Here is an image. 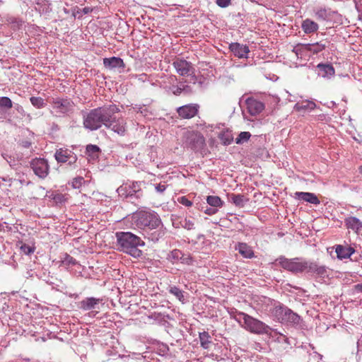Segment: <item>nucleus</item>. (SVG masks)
<instances>
[{
	"mask_svg": "<svg viewBox=\"0 0 362 362\" xmlns=\"http://www.w3.org/2000/svg\"><path fill=\"white\" fill-rule=\"evenodd\" d=\"M216 3L218 6L226 8L231 4V0H216Z\"/></svg>",
	"mask_w": 362,
	"mask_h": 362,
	"instance_id": "obj_46",
	"label": "nucleus"
},
{
	"mask_svg": "<svg viewBox=\"0 0 362 362\" xmlns=\"http://www.w3.org/2000/svg\"><path fill=\"white\" fill-rule=\"evenodd\" d=\"M335 252L339 259H347L349 258L354 252L355 250L352 247H344L341 245L336 246Z\"/></svg>",
	"mask_w": 362,
	"mask_h": 362,
	"instance_id": "obj_23",
	"label": "nucleus"
},
{
	"mask_svg": "<svg viewBox=\"0 0 362 362\" xmlns=\"http://www.w3.org/2000/svg\"><path fill=\"white\" fill-rule=\"evenodd\" d=\"M315 106V104L313 102H307L306 103V105H303V104H296V107H297L298 110H304V109H313L314 107Z\"/></svg>",
	"mask_w": 362,
	"mask_h": 362,
	"instance_id": "obj_43",
	"label": "nucleus"
},
{
	"mask_svg": "<svg viewBox=\"0 0 362 362\" xmlns=\"http://www.w3.org/2000/svg\"><path fill=\"white\" fill-rule=\"evenodd\" d=\"M180 217H177L175 218H173L172 221H173V225L175 228H180L181 226H180Z\"/></svg>",
	"mask_w": 362,
	"mask_h": 362,
	"instance_id": "obj_52",
	"label": "nucleus"
},
{
	"mask_svg": "<svg viewBox=\"0 0 362 362\" xmlns=\"http://www.w3.org/2000/svg\"><path fill=\"white\" fill-rule=\"evenodd\" d=\"M102 299L94 297H88L82 300L79 303V308L83 310H90L95 309L96 306L102 302Z\"/></svg>",
	"mask_w": 362,
	"mask_h": 362,
	"instance_id": "obj_21",
	"label": "nucleus"
},
{
	"mask_svg": "<svg viewBox=\"0 0 362 362\" xmlns=\"http://www.w3.org/2000/svg\"><path fill=\"white\" fill-rule=\"evenodd\" d=\"M354 288L357 292L362 293V284H358L354 286Z\"/></svg>",
	"mask_w": 362,
	"mask_h": 362,
	"instance_id": "obj_54",
	"label": "nucleus"
},
{
	"mask_svg": "<svg viewBox=\"0 0 362 362\" xmlns=\"http://www.w3.org/2000/svg\"><path fill=\"white\" fill-rule=\"evenodd\" d=\"M206 202L209 205L216 209L223 206V202L218 196H208Z\"/></svg>",
	"mask_w": 362,
	"mask_h": 362,
	"instance_id": "obj_32",
	"label": "nucleus"
},
{
	"mask_svg": "<svg viewBox=\"0 0 362 362\" xmlns=\"http://www.w3.org/2000/svg\"><path fill=\"white\" fill-rule=\"evenodd\" d=\"M272 314L281 322H291L298 325L300 320V317L298 314L293 313L288 308L280 304L274 306Z\"/></svg>",
	"mask_w": 362,
	"mask_h": 362,
	"instance_id": "obj_8",
	"label": "nucleus"
},
{
	"mask_svg": "<svg viewBox=\"0 0 362 362\" xmlns=\"http://www.w3.org/2000/svg\"><path fill=\"white\" fill-rule=\"evenodd\" d=\"M308 273H313L316 276L325 278L328 276V269L324 265H320L316 262L308 261L307 271Z\"/></svg>",
	"mask_w": 362,
	"mask_h": 362,
	"instance_id": "obj_14",
	"label": "nucleus"
},
{
	"mask_svg": "<svg viewBox=\"0 0 362 362\" xmlns=\"http://www.w3.org/2000/svg\"><path fill=\"white\" fill-rule=\"evenodd\" d=\"M50 113L55 117H69L74 112L75 104L67 97H56L49 99Z\"/></svg>",
	"mask_w": 362,
	"mask_h": 362,
	"instance_id": "obj_4",
	"label": "nucleus"
},
{
	"mask_svg": "<svg viewBox=\"0 0 362 362\" xmlns=\"http://www.w3.org/2000/svg\"><path fill=\"white\" fill-rule=\"evenodd\" d=\"M318 75L325 78V77H331L334 75L335 71L332 65L329 64H319L317 66Z\"/></svg>",
	"mask_w": 362,
	"mask_h": 362,
	"instance_id": "obj_24",
	"label": "nucleus"
},
{
	"mask_svg": "<svg viewBox=\"0 0 362 362\" xmlns=\"http://www.w3.org/2000/svg\"><path fill=\"white\" fill-rule=\"evenodd\" d=\"M169 293L176 297L177 300L184 303L185 302V298L184 296V291L180 289L178 287L175 286H172L169 287Z\"/></svg>",
	"mask_w": 362,
	"mask_h": 362,
	"instance_id": "obj_31",
	"label": "nucleus"
},
{
	"mask_svg": "<svg viewBox=\"0 0 362 362\" xmlns=\"http://www.w3.org/2000/svg\"><path fill=\"white\" fill-rule=\"evenodd\" d=\"M173 65L177 74L183 76H189L193 69L192 63L183 59H176Z\"/></svg>",
	"mask_w": 362,
	"mask_h": 362,
	"instance_id": "obj_13",
	"label": "nucleus"
},
{
	"mask_svg": "<svg viewBox=\"0 0 362 362\" xmlns=\"http://www.w3.org/2000/svg\"><path fill=\"white\" fill-rule=\"evenodd\" d=\"M218 138L220 139L221 142L226 146L230 144L233 140V137L231 132L228 131L221 132L219 134Z\"/></svg>",
	"mask_w": 362,
	"mask_h": 362,
	"instance_id": "obj_33",
	"label": "nucleus"
},
{
	"mask_svg": "<svg viewBox=\"0 0 362 362\" xmlns=\"http://www.w3.org/2000/svg\"><path fill=\"white\" fill-rule=\"evenodd\" d=\"M30 101L35 107L38 109L42 108L46 105L44 99L40 97L33 96L30 98Z\"/></svg>",
	"mask_w": 362,
	"mask_h": 362,
	"instance_id": "obj_36",
	"label": "nucleus"
},
{
	"mask_svg": "<svg viewBox=\"0 0 362 362\" xmlns=\"http://www.w3.org/2000/svg\"><path fill=\"white\" fill-rule=\"evenodd\" d=\"M30 167L34 173L40 178H45L49 170L48 162L45 158H35L30 162Z\"/></svg>",
	"mask_w": 362,
	"mask_h": 362,
	"instance_id": "obj_11",
	"label": "nucleus"
},
{
	"mask_svg": "<svg viewBox=\"0 0 362 362\" xmlns=\"http://www.w3.org/2000/svg\"><path fill=\"white\" fill-rule=\"evenodd\" d=\"M179 202L180 204L186 206H191L192 205V202L185 197H181Z\"/></svg>",
	"mask_w": 362,
	"mask_h": 362,
	"instance_id": "obj_49",
	"label": "nucleus"
},
{
	"mask_svg": "<svg viewBox=\"0 0 362 362\" xmlns=\"http://www.w3.org/2000/svg\"><path fill=\"white\" fill-rule=\"evenodd\" d=\"M119 112L116 105H109L91 110L83 116V126L94 131L103 125L120 135L126 132V122L123 118H117L115 114Z\"/></svg>",
	"mask_w": 362,
	"mask_h": 362,
	"instance_id": "obj_1",
	"label": "nucleus"
},
{
	"mask_svg": "<svg viewBox=\"0 0 362 362\" xmlns=\"http://www.w3.org/2000/svg\"><path fill=\"white\" fill-rule=\"evenodd\" d=\"M63 11L64 12V13L66 14H69L71 13V9H68L66 8H63Z\"/></svg>",
	"mask_w": 362,
	"mask_h": 362,
	"instance_id": "obj_56",
	"label": "nucleus"
},
{
	"mask_svg": "<svg viewBox=\"0 0 362 362\" xmlns=\"http://www.w3.org/2000/svg\"><path fill=\"white\" fill-rule=\"evenodd\" d=\"M235 248L245 258L251 259L255 256L252 247L247 243H238Z\"/></svg>",
	"mask_w": 362,
	"mask_h": 362,
	"instance_id": "obj_26",
	"label": "nucleus"
},
{
	"mask_svg": "<svg viewBox=\"0 0 362 362\" xmlns=\"http://www.w3.org/2000/svg\"><path fill=\"white\" fill-rule=\"evenodd\" d=\"M21 250L25 255H29L34 252L35 247H31L27 244H23L21 245Z\"/></svg>",
	"mask_w": 362,
	"mask_h": 362,
	"instance_id": "obj_42",
	"label": "nucleus"
},
{
	"mask_svg": "<svg viewBox=\"0 0 362 362\" xmlns=\"http://www.w3.org/2000/svg\"><path fill=\"white\" fill-rule=\"evenodd\" d=\"M344 223L348 229H351L356 233L362 230V221L355 216L346 218Z\"/></svg>",
	"mask_w": 362,
	"mask_h": 362,
	"instance_id": "obj_22",
	"label": "nucleus"
},
{
	"mask_svg": "<svg viewBox=\"0 0 362 362\" xmlns=\"http://www.w3.org/2000/svg\"><path fill=\"white\" fill-rule=\"evenodd\" d=\"M228 198L230 202L240 208L243 207L246 202H248V199L245 195L240 194H228Z\"/></svg>",
	"mask_w": 362,
	"mask_h": 362,
	"instance_id": "obj_28",
	"label": "nucleus"
},
{
	"mask_svg": "<svg viewBox=\"0 0 362 362\" xmlns=\"http://www.w3.org/2000/svg\"><path fill=\"white\" fill-rule=\"evenodd\" d=\"M103 64L106 69L110 70L124 68V63L120 57H112L104 58Z\"/></svg>",
	"mask_w": 362,
	"mask_h": 362,
	"instance_id": "obj_20",
	"label": "nucleus"
},
{
	"mask_svg": "<svg viewBox=\"0 0 362 362\" xmlns=\"http://www.w3.org/2000/svg\"><path fill=\"white\" fill-rule=\"evenodd\" d=\"M235 320L240 322L243 320L244 327L251 333L257 334H271L272 329L264 322L245 313L238 312Z\"/></svg>",
	"mask_w": 362,
	"mask_h": 362,
	"instance_id": "obj_5",
	"label": "nucleus"
},
{
	"mask_svg": "<svg viewBox=\"0 0 362 362\" xmlns=\"http://www.w3.org/2000/svg\"><path fill=\"white\" fill-rule=\"evenodd\" d=\"M92 11V8H90V7H85L83 8V10L81 11V12L83 13V14H87L90 12Z\"/></svg>",
	"mask_w": 362,
	"mask_h": 362,
	"instance_id": "obj_55",
	"label": "nucleus"
},
{
	"mask_svg": "<svg viewBox=\"0 0 362 362\" xmlns=\"http://www.w3.org/2000/svg\"><path fill=\"white\" fill-rule=\"evenodd\" d=\"M308 262V261L300 257L288 259L284 256H281L275 260L276 264L293 274L306 272Z\"/></svg>",
	"mask_w": 362,
	"mask_h": 362,
	"instance_id": "obj_7",
	"label": "nucleus"
},
{
	"mask_svg": "<svg viewBox=\"0 0 362 362\" xmlns=\"http://www.w3.org/2000/svg\"><path fill=\"white\" fill-rule=\"evenodd\" d=\"M199 108V106L197 104H188L179 107L177 112L182 119H191L198 113Z\"/></svg>",
	"mask_w": 362,
	"mask_h": 362,
	"instance_id": "obj_12",
	"label": "nucleus"
},
{
	"mask_svg": "<svg viewBox=\"0 0 362 362\" xmlns=\"http://www.w3.org/2000/svg\"><path fill=\"white\" fill-rule=\"evenodd\" d=\"M116 238L121 251L136 258L142 255V251L138 247L144 246L145 243L139 236L131 232H117Z\"/></svg>",
	"mask_w": 362,
	"mask_h": 362,
	"instance_id": "obj_2",
	"label": "nucleus"
},
{
	"mask_svg": "<svg viewBox=\"0 0 362 362\" xmlns=\"http://www.w3.org/2000/svg\"><path fill=\"white\" fill-rule=\"evenodd\" d=\"M315 16L317 20L330 21H332L337 13L332 11L330 8H318L315 11Z\"/></svg>",
	"mask_w": 362,
	"mask_h": 362,
	"instance_id": "obj_17",
	"label": "nucleus"
},
{
	"mask_svg": "<svg viewBox=\"0 0 362 362\" xmlns=\"http://www.w3.org/2000/svg\"><path fill=\"white\" fill-rule=\"evenodd\" d=\"M293 197L296 199L302 200L315 205H317L320 203L318 197L314 193L311 192H296Z\"/></svg>",
	"mask_w": 362,
	"mask_h": 362,
	"instance_id": "obj_18",
	"label": "nucleus"
},
{
	"mask_svg": "<svg viewBox=\"0 0 362 362\" xmlns=\"http://www.w3.org/2000/svg\"><path fill=\"white\" fill-rule=\"evenodd\" d=\"M357 346H358V348L362 347V337L360 339L358 340Z\"/></svg>",
	"mask_w": 362,
	"mask_h": 362,
	"instance_id": "obj_57",
	"label": "nucleus"
},
{
	"mask_svg": "<svg viewBox=\"0 0 362 362\" xmlns=\"http://www.w3.org/2000/svg\"><path fill=\"white\" fill-rule=\"evenodd\" d=\"M307 47L308 49V52H310L313 54H317V53L322 52V50H324L325 49V47H327V45L325 43H323L321 41V42H315V43H313V44L308 43Z\"/></svg>",
	"mask_w": 362,
	"mask_h": 362,
	"instance_id": "obj_30",
	"label": "nucleus"
},
{
	"mask_svg": "<svg viewBox=\"0 0 362 362\" xmlns=\"http://www.w3.org/2000/svg\"><path fill=\"white\" fill-rule=\"evenodd\" d=\"M49 199L53 201L54 204L57 206H61L64 204L68 199L67 195L60 193L57 191L49 192L47 195Z\"/></svg>",
	"mask_w": 362,
	"mask_h": 362,
	"instance_id": "obj_29",
	"label": "nucleus"
},
{
	"mask_svg": "<svg viewBox=\"0 0 362 362\" xmlns=\"http://www.w3.org/2000/svg\"><path fill=\"white\" fill-rule=\"evenodd\" d=\"M182 84H180V86L175 87V89L173 90V94L175 95H180L182 93H183V90H182Z\"/></svg>",
	"mask_w": 362,
	"mask_h": 362,
	"instance_id": "obj_51",
	"label": "nucleus"
},
{
	"mask_svg": "<svg viewBox=\"0 0 362 362\" xmlns=\"http://www.w3.org/2000/svg\"><path fill=\"white\" fill-rule=\"evenodd\" d=\"M141 185V182L129 181L119 187L117 192L121 198L128 199L131 203L137 205L139 200L143 197Z\"/></svg>",
	"mask_w": 362,
	"mask_h": 362,
	"instance_id": "obj_6",
	"label": "nucleus"
},
{
	"mask_svg": "<svg viewBox=\"0 0 362 362\" xmlns=\"http://www.w3.org/2000/svg\"><path fill=\"white\" fill-rule=\"evenodd\" d=\"M62 263L66 266H74L77 264V261L68 254H65L62 259Z\"/></svg>",
	"mask_w": 362,
	"mask_h": 362,
	"instance_id": "obj_40",
	"label": "nucleus"
},
{
	"mask_svg": "<svg viewBox=\"0 0 362 362\" xmlns=\"http://www.w3.org/2000/svg\"><path fill=\"white\" fill-rule=\"evenodd\" d=\"M218 211V209L213 207H206V209L204 210V213L208 215H214Z\"/></svg>",
	"mask_w": 362,
	"mask_h": 362,
	"instance_id": "obj_50",
	"label": "nucleus"
},
{
	"mask_svg": "<svg viewBox=\"0 0 362 362\" xmlns=\"http://www.w3.org/2000/svg\"><path fill=\"white\" fill-rule=\"evenodd\" d=\"M100 148L96 145L89 144L86 146V153L93 158H97Z\"/></svg>",
	"mask_w": 362,
	"mask_h": 362,
	"instance_id": "obj_35",
	"label": "nucleus"
},
{
	"mask_svg": "<svg viewBox=\"0 0 362 362\" xmlns=\"http://www.w3.org/2000/svg\"><path fill=\"white\" fill-rule=\"evenodd\" d=\"M182 90H183L184 95H188L193 93V90H192L191 86L182 84Z\"/></svg>",
	"mask_w": 362,
	"mask_h": 362,
	"instance_id": "obj_47",
	"label": "nucleus"
},
{
	"mask_svg": "<svg viewBox=\"0 0 362 362\" xmlns=\"http://www.w3.org/2000/svg\"><path fill=\"white\" fill-rule=\"evenodd\" d=\"M248 112L255 116L259 115L264 109V105L254 98H248L245 101Z\"/></svg>",
	"mask_w": 362,
	"mask_h": 362,
	"instance_id": "obj_15",
	"label": "nucleus"
},
{
	"mask_svg": "<svg viewBox=\"0 0 362 362\" xmlns=\"http://www.w3.org/2000/svg\"><path fill=\"white\" fill-rule=\"evenodd\" d=\"M134 224L144 233L148 229H156L162 225L158 215L154 211H138L133 214Z\"/></svg>",
	"mask_w": 362,
	"mask_h": 362,
	"instance_id": "obj_3",
	"label": "nucleus"
},
{
	"mask_svg": "<svg viewBox=\"0 0 362 362\" xmlns=\"http://www.w3.org/2000/svg\"><path fill=\"white\" fill-rule=\"evenodd\" d=\"M30 145H31V143L28 141H23L21 142V146L26 148H29L30 146Z\"/></svg>",
	"mask_w": 362,
	"mask_h": 362,
	"instance_id": "obj_53",
	"label": "nucleus"
},
{
	"mask_svg": "<svg viewBox=\"0 0 362 362\" xmlns=\"http://www.w3.org/2000/svg\"><path fill=\"white\" fill-rule=\"evenodd\" d=\"M251 136V134L248 132H242L240 133L238 136L235 139V143L237 144H241L247 141Z\"/></svg>",
	"mask_w": 362,
	"mask_h": 362,
	"instance_id": "obj_37",
	"label": "nucleus"
},
{
	"mask_svg": "<svg viewBox=\"0 0 362 362\" xmlns=\"http://www.w3.org/2000/svg\"><path fill=\"white\" fill-rule=\"evenodd\" d=\"M229 49L235 57L240 59L247 58V54L250 52L248 46L238 42L230 43Z\"/></svg>",
	"mask_w": 362,
	"mask_h": 362,
	"instance_id": "obj_16",
	"label": "nucleus"
},
{
	"mask_svg": "<svg viewBox=\"0 0 362 362\" xmlns=\"http://www.w3.org/2000/svg\"><path fill=\"white\" fill-rule=\"evenodd\" d=\"M71 16L75 18L76 17L81 18L82 17V12L80 8L77 6L71 8Z\"/></svg>",
	"mask_w": 362,
	"mask_h": 362,
	"instance_id": "obj_44",
	"label": "nucleus"
},
{
	"mask_svg": "<svg viewBox=\"0 0 362 362\" xmlns=\"http://www.w3.org/2000/svg\"><path fill=\"white\" fill-rule=\"evenodd\" d=\"M0 107H4L6 109H10L12 107V101L8 97L0 98Z\"/></svg>",
	"mask_w": 362,
	"mask_h": 362,
	"instance_id": "obj_41",
	"label": "nucleus"
},
{
	"mask_svg": "<svg viewBox=\"0 0 362 362\" xmlns=\"http://www.w3.org/2000/svg\"><path fill=\"white\" fill-rule=\"evenodd\" d=\"M307 46H308V44L299 43L293 47V52H294L296 54V55L302 54L303 53H304L305 52H308V49Z\"/></svg>",
	"mask_w": 362,
	"mask_h": 362,
	"instance_id": "obj_39",
	"label": "nucleus"
},
{
	"mask_svg": "<svg viewBox=\"0 0 362 362\" xmlns=\"http://www.w3.org/2000/svg\"><path fill=\"white\" fill-rule=\"evenodd\" d=\"M186 144L192 150L199 151L205 146V139L199 132H190L187 134Z\"/></svg>",
	"mask_w": 362,
	"mask_h": 362,
	"instance_id": "obj_10",
	"label": "nucleus"
},
{
	"mask_svg": "<svg viewBox=\"0 0 362 362\" xmlns=\"http://www.w3.org/2000/svg\"><path fill=\"white\" fill-rule=\"evenodd\" d=\"M199 340L201 346L204 349H208L209 345L211 343L209 341L210 336L207 332H203L199 333Z\"/></svg>",
	"mask_w": 362,
	"mask_h": 362,
	"instance_id": "obj_34",
	"label": "nucleus"
},
{
	"mask_svg": "<svg viewBox=\"0 0 362 362\" xmlns=\"http://www.w3.org/2000/svg\"><path fill=\"white\" fill-rule=\"evenodd\" d=\"M83 180V177L75 178L72 182V186L74 188H79L80 186L82 185Z\"/></svg>",
	"mask_w": 362,
	"mask_h": 362,
	"instance_id": "obj_48",
	"label": "nucleus"
},
{
	"mask_svg": "<svg viewBox=\"0 0 362 362\" xmlns=\"http://www.w3.org/2000/svg\"><path fill=\"white\" fill-rule=\"evenodd\" d=\"M168 259L172 262H175L178 260H181L182 263L190 264L192 259L189 257H185L182 251L180 250H173L168 255Z\"/></svg>",
	"mask_w": 362,
	"mask_h": 362,
	"instance_id": "obj_27",
	"label": "nucleus"
},
{
	"mask_svg": "<svg viewBox=\"0 0 362 362\" xmlns=\"http://www.w3.org/2000/svg\"><path fill=\"white\" fill-rule=\"evenodd\" d=\"M359 172L362 175V165L359 168Z\"/></svg>",
	"mask_w": 362,
	"mask_h": 362,
	"instance_id": "obj_58",
	"label": "nucleus"
},
{
	"mask_svg": "<svg viewBox=\"0 0 362 362\" xmlns=\"http://www.w3.org/2000/svg\"><path fill=\"white\" fill-rule=\"evenodd\" d=\"M301 28L305 34H312L318 30L319 25L314 21L306 18L302 21Z\"/></svg>",
	"mask_w": 362,
	"mask_h": 362,
	"instance_id": "obj_25",
	"label": "nucleus"
},
{
	"mask_svg": "<svg viewBox=\"0 0 362 362\" xmlns=\"http://www.w3.org/2000/svg\"><path fill=\"white\" fill-rule=\"evenodd\" d=\"M180 223L182 228H184L187 230L193 229L194 226V221L187 218H181L180 221Z\"/></svg>",
	"mask_w": 362,
	"mask_h": 362,
	"instance_id": "obj_38",
	"label": "nucleus"
},
{
	"mask_svg": "<svg viewBox=\"0 0 362 362\" xmlns=\"http://www.w3.org/2000/svg\"><path fill=\"white\" fill-rule=\"evenodd\" d=\"M58 163H67L69 166L76 168L78 160L77 156L71 150L67 148H59L54 154Z\"/></svg>",
	"mask_w": 362,
	"mask_h": 362,
	"instance_id": "obj_9",
	"label": "nucleus"
},
{
	"mask_svg": "<svg viewBox=\"0 0 362 362\" xmlns=\"http://www.w3.org/2000/svg\"><path fill=\"white\" fill-rule=\"evenodd\" d=\"M167 185L165 182H160L155 185V189L158 193H163L166 189Z\"/></svg>",
	"mask_w": 362,
	"mask_h": 362,
	"instance_id": "obj_45",
	"label": "nucleus"
},
{
	"mask_svg": "<svg viewBox=\"0 0 362 362\" xmlns=\"http://www.w3.org/2000/svg\"><path fill=\"white\" fill-rule=\"evenodd\" d=\"M143 234L145 238H147L153 243H156L164 237L165 232L163 229V227L159 226L156 229H148Z\"/></svg>",
	"mask_w": 362,
	"mask_h": 362,
	"instance_id": "obj_19",
	"label": "nucleus"
}]
</instances>
